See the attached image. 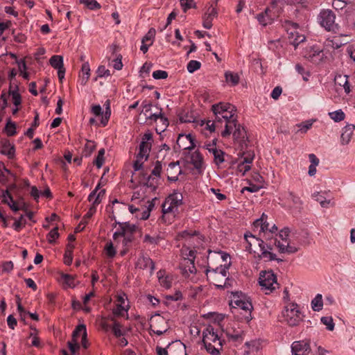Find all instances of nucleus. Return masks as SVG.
Wrapping results in <instances>:
<instances>
[{"label":"nucleus","mask_w":355,"mask_h":355,"mask_svg":"<svg viewBox=\"0 0 355 355\" xmlns=\"http://www.w3.org/2000/svg\"><path fill=\"white\" fill-rule=\"evenodd\" d=\"M216 123H220L222 126L225 123V130L221 132V136L226 138L230 136V130L235 126V121H237L236 108L234 105L225 102H220L211 107Z\"/></svg>","instance_id":"obj_1"},{"label":"nucleus","mask_w":355,"mask_h":355,"mask_svg":"<svg viewBox=\"0 0 355 355\" xmlns=\"http://www.w3.org/2000/svg\"><path fill=\"white\" fill-rule=\"evenodd\" d=\"M249 238L258 243L261 250V254L259 255L260 259H263L266 261H282V259H277L276 254L273 253V250L275 248L279 250V244L282 245V243L278 240L277 237L263 236V239L264 240H262L259 239L252 234H245V239L246 240L248 244L245 248L248 250L250 249L252 244V241L249 240Z\"/></svg>","instance_id":"obj_2"},{"label":"nucleus","mask_w":355,"mask_h":355,"mask_svg":"<svg viewBox=\"0 0 355 355\" xmlns=\"http://www.w3.org/2000/svg\"><path fill=\"white\" fill-rule=\"evenodd\" d=\"M202 335V343L207 352L211 355L220 354L225 343L224 338L219 336L211 325L204 329Z\"/></svg>","instance_id":"obj_3"},{"label":"nucleus","mask_w":355,"mask_h":355,"mask_svg":"<svg viewBox=\"0 0 355 355\" xmlns=\"http://www.w3.org/2000/svg\"><path fill=\"white\" fill-rule=\"evenodd\" d=\"M229 265L220 263L219 266L213 267L211 262H208L205 274L207 280L216 287L220 288L225 277L228 274Z\"/></svg>","instance_id":"obj_4"},{"label":"nucleus","mask_w":355,"mask_h":355,"mask_svg":"<svg viewBox=\"0 0 355 355\" xmlns=\"http://www.w3.org/2000/svg\"><path fill=\"white\" fill-rule=\"evenodd\" d=\"M304 315L296 303H289L282 311V321L290 327L297 326L302 321Z\"/></svg>","instance_id":"obj_5"},{"label":"nucleus","mask_w":355,"mask_h":355,"mask_svg":"<svg viewBox=\"0 0 355 355\" xmlns=\"http://www.w3.org/2000/svg\"><path fill=\"white\" fill-rule=\"evenodd\" d=\"M283 27L287 32L289 43L295 48L305 41L306 37L297 31L299 25L297 23L291 21H285Z\"/></svg>","instance_id":"obj_6"},{"label":"nucleus","mask_w":355,"mask_h":355,"mask_svg":"<svg viewBox=\"0 0 355 355\" xmlns=\"http://www.w3.org/2000/svg\"><path fill=\"white\" fill-rule=\"evenodd\" d=\"M182 195L180 193L175 192L170 194L162 205L164 217L167 214H173L175 216L178 213V207L182 204Z\"/></svg>","instance_id":"obj_7"},{"label":"nucleus","mask_w":355,"mask_h":355,"mask_svg":"<svg viewBox=\"0 0 355 355\" xmlns=\"http://www.w3.org/2000/svg\"><path fill=\"white\" fill-rule=\"evenodd\" d=\"M231 302L246 312V314H248L245 315L246 320L252 319L251 312L253 306L250 298L246 295L236 292L233 294Z\"/></svg>","instance_id":"obj_8"},{"label":"nucleus","mask_w":355,"mask_h":355,"mask_svg":"<svg viewBox=\"0 0 355 355\" xmlns=\"http://www.w3.org/2000/svg\"><path fill=\"white\" fill-rule=\"evenodd\" d=\"M259 283L262 290L266 291V294L271 293L277 285V278L272 271H261L259 278Z\"/></svg>","instance_id":"obj_9"},{"label":"nucleus","mask_w":355,"mask_h":355,"mask_svg":"<svg viewBox=\"0 0 355 355\" xmlns=\"http://www.w3.org/2000/svg\"><path fill=\"white\" fill-rule=\"evenodd\" d=\"M336 15L331 10H322L318 16V22L328 31H334L336 27Z\"/></svg>","instance_id":"obj_10"},{"label":"nucleus","mask_w":355,"mask_h":355,"mask_svg":"<svg viewBox=\"0 0 355 355\" xmlns=\"http://www.w3.org/2000/svg\"><path fill=\"white\" fill-rule=\"evenodd\" d=\"M153 141V133L148 131L144 134L139 144V154L140 157H148Z\"/></svg>","instance_id":"obj_11"},{"label":"nucleus","mask_w":355,"mask_h":355,"mask_svg":"<svg viewBox=\"0 0 355 355\" xmlns=\"http://www.w3.org/2000/svg\"><path fill=\"white\" fill-rule=\"evenodd\" d=\"M120 227L121 228V234L124 237L123 244L125 246H129L134 239V234L136 232L137 227L130 223H120Z\"/></svg>","instance_id":"obj_12"},{"label":"nucleus","mask_w":355,"mask_h":355,"mask_svg":"<svg viewBox=\"0 0 355 355\" xmlns=\"http://www.w3.org/2000/svg\"><path fill=\"white\" fill-rule=\"evenodd\" d=\"M119 48L116 45H112L109 47L110 64L112 65L115 69L121 70L123 67L122 55L119 53Z\"/></svg>","instance_id":"obj_13"},{"label":"nucleus","mask_w":355,"mask_h":355,"mask_svg":"<svg viewBox=\"0 0 355 355\" xmlns=\"http://www.w3.org/2000/svg\"><path fill=\"white\" fill-rule=\"evenodd\" d=\"M177 146L184 150L186 154L188 150H192L196 147L194 139L191 135H180L177 140Z\"/></svg>","instance_id":"obj_14"},{"label":"nucleus","mask_w":355,"mask_h":355,"mask_svg":"<svg viewBox=\"0 0 355 355\" xmlns=\"http://www.w3.org/2000/svg\"><path fill=\"white\" fill-rule=\"evenodd\" d=\"M2 202L7 204L14 211H17L19 209H24L26 207L24 202L15 201L11 193L8 190L3 191Z\"/></svg>","instance_id":"obj_15"},{"label":"nucleus","mask_w":355,"mask_h":355,"mask_svg":"<svg viewBox=\"0 0 355 355\" xmlns=\"http://www.w3.org/2000/svg\"><path fill=\"white\" fill-rule=\"evenodd\" d=\"M293 355H308L311 352L309 342L305 340L295 341L291 345Z\"/></svg>","instance_id":"obj_16"},{"label":"nucleus","mask_w":355,"mask_h":355,"mask_svg":"<svg viewBox=\"0 0 355 355\" xmlns=\"http://www.w3.org/2000/svg\"><path fill=\"white\" fill-rule=\"evenodd\" d=\"M187 160L191 162L196 169H200L203 165V158L202 155L195 151L191 153V150H188L186 154H184Z\"/></svg>","instance_id":"obj_17"},{"label":"nucleus","mask_w":355,"mask_h":355,"mask_svg":"<svg viewBox=\"0 0 355 355\" xmlns=\"http://www.w3.org/2000/svg\"><path fill=\"white\" fill-rule=\"evenodd\" d=\"M233 134V137L236 141L243 144L245 142L246 131L243 127L238 123V120L235 121V126L230 130V135Z\"/></svg>","instance_id":"obj_18"},{"label":"nucleus","mask_w":355,"mask_h":355,"mask_svg":"<svg viewBox=\"0 0 355 355\" xmlns=\"http://www.w3.org/2000/svg\"><path fill=\"white\" fill-rule=\"evenodd\" d=\"M229 341L241 343L243 340L244 334L241 329L230 328L225 332Z\"/></svg>","instance_id":"obj_19"},{"label":"nucleus","mask_w":355,"mask_h":355,"mask_svg":"<svg viewBox=\"0 0 355 355\" xmlns=\"http://www.w3.org/2000/svg\"><path fill=\"white\" fill-rule=\"evenodd\" d=\"M182 170L178 162H171L167 169L168 179L171 182H175L178 180V175Z\"/></svg>","instance_id":"obj_20"},{"label":"nucleus","mask_w":355,"mask_h":355,"mask_svg":"<svg viewBox=\"0 0 355 355\" xmlns=\"http://www.w3.org/2000/svg\"><path fill=\"white\" fill-rule=\"evenodd\" d=\"M268 216L265 214H262L260 218L256 220L253 223V231H258L259 235L263 232L268 230V223L267 222Z\"/></svg>","instance_id":"obj_21"},{"label":"nucleus","mask_w":355,"mask_h":355,"mask_svg":"<svg viewBox=\"0 0 355 355\" xmlns=\"http://www.w3.org/2000/svg\"><path fill=\"white\" fill-rule=\"evenodd\" d=\"M218 15V12L216 8L212 6L208 8L207 12L203 16V27L207 29H210L212 26V20Z\"/></svg>","instance_id":"obj_22"},{"label":"nucleus","mask_w":355,"mask_h":355,"mask_svg":"<svg viewBox=\"0 0 355 355\" xmlns=\"http://www.w3.org/2000/svg\"><path fill=\"white\" fill-rule=\"evenodd\" d=\"M170 355H186V347L180 341H175L168 345Z\"/></svg>","instance_id":"obj_23"},{"label":"nucleus","mask_w":355,"mask_h":355,"mask_svg":"<svg viewBox=\"0 0 355 355\" xmlns=\"http://www.w3.org/2000/svg\"><path fill=\"white\" fill-rule=\"evenodd\" d=\"M285 198L288 201L293 203V207L297 211L300 212L302 210L303 202L300 199V198L296 194H295L293 192L288 191L286 193H285Z\"/></svg>","instance_id":"obj_24"},{"label":"nucleus","mask_w":355,"mask_h":355,"mask_svg":"<svg viewBox=\"0 0 355 355\" xmlns=\"http://www.w3.org/2000/svg\"><path fill=\"white\" fill-rule=\"evenodd\" d=\"M7 93L8 98H11V101L15 107L21 106L22 98L19 92L18 87L16 86L15 89H12V85L10 86V89Z\"/></svg>","instance_id":"obj_25"},{"label":"nucleus","mask_w":355,"mask_h":355,"mask_svg":"<svg viewBox=\"0 0 355 355\" xmlns=\"http://www.w3.org/2000/svg\"><path fill=\"white\" fill-rule=\"evenodd\" d=\"M184 263L181 265V270L183 276L186 278H189L191 275H194L196 272V268L193 261H186Z\"/></svg>","instance_id":"obj_26"},{"label":"nucleus","mask_w":355,"mask_h":355,"mask_svg":"<svg viewBox=\"0 0 355 355\" xmlns=\"http://www.w3.org/2000/svg\"><path fill=\"white\" fill-rule=\"evenodd\" d=\"M354 130L355 125L353 124L347 125L343 128L340 137L342 144L345 145L350 141Z\"/></svg>","instance_id":"obj_27"},{"label":"nucleus","mask_w":355,"mask_h":355,"mask_svg":"<svg viewBox=\"0 0 355 355\" xmlns=\"http://www.w3.org/2000/svg\"><path fill=\"white\" fill-rule=\"evenodd\" d=\"M323 51L318 46L311 48L309 52L306 54V57L313 62H317L323 58Z\"/></svg>","instance_id":"obj_28"},{"label":"nucleus","mask_w":355,"mask_h":355,"mask_svg":"<svg viewBox=\"0 0 355 355\" xmlns=\"http://www.w3.org/2000/svg\"><path fill=\"white\" fill-rule=\"evenodd\" d=\"M138 266L142 269L150 268V273H153L155 270L154 262L148 257H142L140 258L138 261Z\"/></svg>","instance_id":"obj_29"},{"label":"nucleus","mask_w":355,"mask_h":355,"mask_svg":"<svg viewBox=\"0 0 355 355\" xmlns=\"http://www.w3.org/2000/svg\"><path fill=\"white\" fill-rule=\"evenodd\" d=\"M157 277L160 285L166 288H169L171 286V278L167 275H165L164 271H159L157 272Z\"/></svg>","instance_id":"obj_30"},{"label":"nucleus","mask_w":355,"mask_h":355,"mask_svg":"<svg viewBox=\"0 0 355 355\" xmlns=\"http://www.w3.org/2000/svg\"><path fill=\"white\" fill-rule=\"evenodd\" d=\"M212 153H211L214 157V162L217 166H220L225 161L224 155L225 153L218 148L211 149Z\"/></svg>","instance_id":"obj_31"},{"label":"nucleus","mask_w":355,"mask_h":355,"mask_svg":"<svg viewBox=\"0 0 355 355\" xmlns=\"http://www.w3.org/2000/svg\"><path fill=\"white\" fill-rule=\"evenodd\" d=\"M87 329L86 326L85 324H79L76 327L75 330L72 334V338L73 340H79V338H82L83 336L87 337Z\"/></svg>","instance_id":"obj_32"},{"label":"nucleus","mask_w":355,"mask_h":355,"mask_svg":"<svg viewBox=\"0 0 355 355\" xmlns=\"http://www.w3.org/2000/svg\"><path fill=\"white\" fill-rule=\"evenodd\" d=\"M270 12V10L267 8L264 12H261L257 15V19L260 24L266 26L268 23L270 22L271 19L268 14Z\"/></svg>","instance_id":"obj_33"},{"label":"nucleus","mask_w":355,"mask_h":355,"mask_svg":"<svg viewBox=\"0 0 355 355\" xmlns=\"http://www.w3.org/2000/svg\"><path fill=\"white\" fill-rule=\"evenodd\" d=\"M228 257V254L223 252H212L211 250L209 251V256H208V262H210L211 260L213 259H220L222 262H225L227 261V259Z\"/></svg>","instance_id":"obj_34"},{"label":"nucleus","mask_w":355,"mask_h":355,"mask_svg":"<svg viewBox=\"0 0 355 355\" xmlns=\"http://www.w3.org/2000/svg\"><path fill=\"white\" fill-rule=\"evenodd\" d=\"M312 198L318 202L322 207L327 208L330 204V200H326L325 197L320 194V192H315L312 194Z\"/></svg>","instance_id":"obj_35"},{"label":"nucleus","mask_w":355,"mask_h":355,"mask_svg":"<svg viewBox=\"0 0 355 355\" xmlns=\"http://www.w3.org/2000/svg\"><path fill=\"white\" fill-rule=\"evenodd\" d=\"M323 302L321 294H317L311 301V308L315 311H319L322 309Z\"/></svg>","instance_id":"obj_36"},{"label":"nucleus","mask_w":355,"mask_h":355,"mask_svg":"<svg viewBox=\"0 0 355 355\" xmlns=\"http://www.w3.org/2000/svg\"><path fill=\"white\" fill-rule=\"evenodd\" d=\"M51 65L56 69H60L64 68L63 67V58L60 55H53L50 59Z\"/></svg>","instance_id":"obj_37"},{"label":"nucleus","mask_w":355,"mask_h":355,"mask_svg":"<svg viewBox=\"0 0 355 355\" xmlns=\"http://www.w3.org/2000/svg\"><path fill=\"white\" fill-rule=\"evenodd\" d=\"M196 250L195 249H190L189 248H184L182 250V254L184 257V261H194L196 257Z\"/></svg>","instance_id":"obj_38"},{"label":"nucleus","mask_w":355,"mask_h":355,"mask_svg":"<svg viewBox=\"0 0 355 355\" xmlns=\"http://www.w3.org/2000/svg\"><path fill=\"white\" fill-rule=\"evenodd\" d=\"M96 148L94 141L87 140L83 150V156L89 157Z\"/></svg>","instance_id":"obj_39"},{"label":"nucleus","mask_w":355,"mask_h":355,"mask_svg":"<svg viewBox=\"0 0 355 355\" xmlns=\"http://www.w3.org/2000/svg\"><path fill=\"white\" fill-rule=\"evenodd\" d=\"M107 105L106 107V110H105V112H103V114L101 115L102 116L101 120V124L103 127L107 125L108 121L110 119V117L111 116V110H110V103L108 101H107Z\"/></svg>","instance_id":"obj_40"},{"label":"nucleus","mask_w":355,"mask_h":355,"mask_svg":"<svg viewBox=\"0 0 355 355\" xmlns=\"http://www.w3.org/2000/svg\"><path fill=\"white\" fill-rule=\"evenodd\" d=\"M104 250L105 252V254L106 256L108 257V258H113L116 254V250L115 249V248L114 247V245L113 243L111 242V241H109L107 242L106 244H105V248H104Z\"/></svg>","instance_id":"obj_41"},{"label":"nucleus","mask_w":355,"mask_h":355,"mask_svg":"<svg viewBox=\"0 0 355 355\" xmlns=\"http://www.w3.org/2000/svg\"><path fill=\"white\" fill-rule=\"evenodd\" d=\"M297 251V248L295 246H292L286 243V245L282 243V245L279 244V252L281 253L287 252L288 254L295 253Z\"/></svg>","instance_id":"obj_42"},{"label":"nucleus","mask_w":355,"mask_h":355,"mask_svg":"<svg viewBox=\"0 0 355 355\" xmlns=\"http://www.w3.org/2000/svg\"><path fill=\"white\" fill-rule=\"evenodd\" d=\"M73 248V245H68V250L65 252L64 255V262L67 266H70L72 263Z\"/></svg>","instance_id":"obj_43"},{"label":"nucleus","mask_w":355,"mask_h":355,"mask_svg":"<svg viewBox=\"0 0 355 355\" xmlns=\"http://www.w3.org/2000/svg\"><path fill=\"white\" fill-rule=\"evenodd\" d=\"M225 79L228 83H231L232 85H236L239 83V76H238L237 73L226 72Z\"/></svg>","instance_id":"obj_44"},{"label":"nucleus","mask_w":355,"mask_h":355,"mask_svg":"<svg viewBox=\"0 0 355 355\" xmlns=\"http://www.w3.org/2000/svg\"><path fill=\"white\" fill-rule=\"evenodd\" d=\"M105 149L101 148L98 152L96 159L94 161V164L97 166V168H100L103 163H104V155H105Z\"/></svg>","instance_id":"obj_45"},{"label":"nucleus","mask_w":355,"mask_h":355,"mask_svg":"<svg viewBox=\"0 0 355 355\" xmlns=\"http://www.w3.org/2000/svg\"><path fill=\"white\" fill-rule=\"evenodd\" d=\"M330 118L336 122H339L345 119V113L341 110H338L329 114Z\"/></svg>","instance_id":"obj_46"},{"label":"nucleus","mask_w":355,"mask_h":355,"mask_svg":"<svg viewBox=\"0 0 355 355\" xmlns=\"http://www.w3.org/2000/svg\"><path fill=\"white\" fill-rule=\"evenodd\" d=\"M80 3L85 5L90 10L101 8V5L96 0H80Z\"/></svg>","instance_id":"obj_47"},{"label":"nucleus","mask_w":355,"mask_h":355,"mask_svg":"<svg viewBox=\"0 0 355 355\" xmlns=\"http://www.w3.org/2000/svg\"><path fill=\"white\" fill-rule=\"evenodd\" d=\"M321 322L327 327V329L329 331H333L334 329V322L333 318L331 316H324L322 317Z\"/></svg>","instance_id":"obj_48"},{"label":"nucleus","mask_w":355,"mask_h":355,"mask_svg":"<svg viewBox=\"0 0 355 355\" xmlns=\"http://www.w3.org/2000/svg\"><path fill=\"white\" fill-rule=\"evenodd\" d=\"M148 157H140L139 154L137 153L136 159L133 164L135 171H139L142 168L144 161L147 160Z\"/></svg>","instance_id":"obj_49"},{"label":"nucleus","mask_w":355,"mask_h":355,"mask_svg":"<svg viewBox=\"0 0 355 355\" xmlns=\"http://www.w3.org/2000/svg\"><path fill=\"white\" fill-rule=\"evenodd\" d=\"M201 66V64L199 61L197 60H191L187 64V70L189 73H193L196 70L199 69Z\"/></svg>","instance_id":"obj_50"},{"label":"nucleus","mask_w":355,"mask_h":355,"mask_svg":"<svg viewBox=\"0 0 355 355\" xmlns=\"http://www.w3.org/2000/svg\"><path fill=\"white\" fill-rule=\"evenodd\" d=\"M58 237L59 233L58 228L57 227L52 229L47 235V239L50 243H53L55 239H57Z\"/></svg>","instance_id":"obj_51"},{"label":"nucleus","mask_w":355,"mask_h":355,"mask_svg":"<svg viewBox=\"0 0 355 355\" xmlns=\"http://www.w3.org/2000/svg\"><path fill=\"white\" fill-rule=\"evenodd\" d=\"M67 344L72 354H75L80 348L78 340H73V338H72V340L69 341Z\"/></svg>","instance_id":"obj_52"},{"label":"nucleus","mask_w":355,"mask_h":355,"mask_svg":"<svg viewBox=\"0 0 355 355\" xmlns=\"http://www.w3.org/2000/svg\"><path fill=\"white\" fill-rule=\"evenodd\" d=\"M112 320L114 321V324L111 328L114 335L116 337V338H119V337H121L122 335H123V333L121 330V325L119 324V322H116L115 320H114V319L112 318Z\"/></svg>","instance_id":"obj_53"},{"label":"nucleus","mask_w":355,"mask_h":355,"mask_svg":"<svg viewBox=\"0 0 355 355\" xmlns=\"http://www.w3.org/2000/svg\"><path fill=\"white\" fill-rule=\"evenodd\" d=\"M220 127H221L220 123H216V119L215 118V119L213 121H207L205 128L209 130L210 131V132H214L216 128H220Z\"/></svg>","instance_id":"obj_54"},{"label":"nucleus","mask_w":355,"mask_h":355,"mask_svg":"<svg viewBox=\"0 0 355 355\" xmlns=\"http://www.w3.org/2000/svg\"><path fill=\"white\" fill-rule=\"evenodd\" d=\"M145 184L151 188L152 190H155L157 184V178L152 177V175H149Z\"/></svg>","instance_id":"obj_55"},{"label":"nucleus","mask_w":355,"mask_h":355,"mask_svg":"<svg viewBox=\"0 0 355 355\" xmlns=\"http://www.w3.org/2000/svg\"><path fill=\"white\" fill-rule=\"evenodd\" d=\"M1 153L3 155H8L9 157L13 156L15 153V148L13 146H10V144L8 145L4 144L3 148L1 150Z\"/></svg>","instance_id":"obj_56"},{"label":"nucleus","mask_w":355,"mask_h":355,"mask_svg":"<svg viewBox=\"0 0 355 355\" xmlns=\"http://www.w3.org/2000/svg\"><path fill=\"white\" fill-rule=\"evenodd\" d=\"M277 227L275 225H273L270 227V224L268 223V230L263 232V236H274L277 237Z\"/></svg>","instance_id":"obj_57"},{"label":"nucleus","mask_w":355,"mask_h":355,"mask_svg":"<svg viewBox=\"0 0 355 355\" xmlns=\"http://www.w3.org/2000/svg\"><path fill=\"white\" fill-rule=\"evenodd\" d=\"M127 311L128 309L125 308L124 305L116 304V307L113 310V313L117 316H123Z\"/></svg>","instance_id":"obj_58"},{"label":"nucleus","mask_w":355,"mask_h":355,"mask_svg":"<svg viewBox=\"0 0 355 355\" xmlns=\"http://www.w3.org/2000/svg\"><path fill=\"white\" fill-rule=\"evenodd\" d=\"M97 77H107L110 76V72L109 69H105V66H99L96 71Z\"/></svg>","instance_id":"obj_59"},{"label":"nucleus","mask_w":355,"mask_h":355,"mask_svg":"<svg viewBox=\"0 0 355 355\" xmlns=\"http://www.w3.org/2000/svg\"><path fill=\"white\" fill-rule=\"evenodd\" d=\"M155 35V30L154 28H150L148 33L142 39L141 42L142 43H147L150 42H153V40Z\"/></svg>","instance_id":"obj_60"},{"label":"nucleus","mask_w":355,"mask_h":355,"mask_svg":"<svg viewBox=\"0 0 355 355\" xmlns=\"http://www.w3.org/2000/svg\"><path fill=\"white\" fill-rule=\"evenodd\" d=\"M162 172V164L161 162L157 161L155 165L154 168L153 169L151 172L150 175L155 176L154 178H158L160 176Z\"/></svg>","instance_id":"obj_61"},{"label":"nucleus","mask_w":355,"mask_h":355,"mask_svg":"<svg viewBox=\"0 0 355 355\" xmlns=\"http://www.w3.org/2000/svg\"><path fill=\"white\" fill-rule=\"evenodd\" d=\"M168 76V73L166 71L157 70L153 71V77L155 79H165Z\"/></svg>","instance_id":"obj_62"},{"label":"nucleus","mask_w":355,"mask_h":355,"mask_svg":"<svg viewBox=\"0 0 355 355\" xmlns=\"http://www.w3.org/2000/svg\"><path fill=\"white\" fill-rule=\"evenodd\" d=\"M0 99L2 101L1 110H3L4 109L9 106L8 96L7 95L6 92H5L4 90L2 92L1 94Z\"/></svg>","instance_id":"obj_63"},{"label":"nucleus","mask_w":355,"mask_h":355,"mask_svg":"<svg viewBox=\"0 0 355 355\" xmlns=\"http://www.w3.org/2000/svg\"><path fill=\"white\" fill-rule=\"evenodd\" d=\"M160 238L159 236H150L148 234L145 235L144 242L150 244H157L159 241Z\"/></svg>","instance_id":"obj_64"}]
</instances>
